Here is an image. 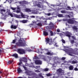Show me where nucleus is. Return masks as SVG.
I'll return each mask as SVG.
<instances>
[{"mask_svg": "<svg viewBox=\"0 0 78 78\" xmlns=\"http://www.w3.org/2000/svg\"><path fill=\"white\" fill-rule=\"evenodd\" d=\"M16 45L17 47H25L26 43L22 41V40H20L18 42L16 43Z\"/></svg>", "mask_w": 78, "mask_h": 78, "instance_id": "obj_1", "label": "nucleus"}, {"mask_svg": "<svg viewBox=\"0 0 78 78\" xmlns=\"http://www.w3.org/2000/svg\"><path fill=\"white\" fill-rule=\"evenodd\" d=\"M16 51L20 55H23L25 53V51L22 48H19L17 49Z\"/></svg>", "mask_w": 78, "mask_h": 78, "instance_id": "obj_2", "label": "nucleus"}, {"mask_svg": "<svg viewBox=\"0 0 78 78\" xmlns=\"http://www.w3.org/2000/svg\"><path fill=\"white\" fill-rule=\"evenodd\" d=\"M49 25L51 26H48L46 27V28L47 30H52V29L54 28V24L52 23V22H51Z\"/></svg>", "mask_w": 78, "mask_h": 78, "instance_id": "obj_3", "label": "nucleus"}, {"mask_svg": "<svg viewBox=\"0 0 78 78\" xmlns=\"http://www.w3.org/2000/svg\"><path fill=\"white\" fill-rule=\"evenodd\" d=\"M65 52L67 53V54H68L69 55V56H73V54H73L74 53L73 52L72 50L70 49H66L65 50Z\"/></svg>", "mask_w": 78, "mask_h": 78, "instance_id": "obj_4", "label": "nucleus"}, {"mask_svg": "<svg viewBox=\"0 0 78 78\" xmlns=\"http://www.w3.org/2000/svg\"><path fill=\"white\" fill-rule=\"evenodd\" d=\"M76 22L75 20H73L72 19H69L68 20V23L70 24H73L74 23Z\"/></svg>", "mask_w": 78, "mask_h": 78, "instance_id": "obj_5", "label": "nucleus"}, {"mask_svg": "<svg viewBox=\"0 0 78 78\" xmlns=\"http://www.w3.org/2000/svg\"><path fill=\"white\" fill-rule=\"evenodd\" d=\"M35 64H37V65H41L42 63V61L39 60H35Z\"/></svg>", "mask_w": 78, "mask_h": 78, "instance_id": "obj_6", "label": "nucleus"}, {"mask_svg": "<svg viewBox=\"0 0 78 78\" xmlns=\"http://www.w3.org/2000/svg\"><path fill=\"white\" fill-rule=\"evenodd\" d=\"M21 60V61H23L26 64L27 63V58L25 57H22Z\"/></svg>", "mask_w": 78, "mask_h": 78, "instance_id": "obj_7", "label": "nucleus"}, {"mask_svg": "<svg viewBox=\"0 0 78 78\" xmlns=\"http://www.w3.org/2000/svg\"><path fill=\"white\" fill-rule=\"evenodd\" d=\"M57 72H58V73L60 74V75H62L63 74V71L61 69H59L57 70Z\"/></svg>", "mask_w": 78, "mask_h": 78, "instance_id": "obj_8", "label": "nucleus"}, {"mask_svg": "<svg viewBox=\"0 0 78 78\" xmlns=\"http://www.w3.org/2000/svg\"><path fill=\"white\" fill-rule=\"evenodd\" d=\"M6 11V10L3 9H2L0 10V13L1 14H2V16H5V15L3 14V12H5Z\"/></svg>", "mask_w": 78, "mask_h": 78, "instance_id": "obj_9", "label": "nucleus"}, {"mask_svg": "<svg viewBox=\"0 0 78 78\" xmlns=\"http://www.w3.org/2000/svg\"><path fill=\"white\" fill-rule=\"evenodd\" d=\"M43 35L45 36H48V33L46 31H43Z\"/></svg>", "mask_w": 78, "mask_h": 78, "instance_id": "obj_10", "label": "nucleus"}, {"mask_svg": "<svg viewBox=\"0 0 78 78\" xmlns=\"http://www.w3.org/2000/svg\"><path fill=\"white\" fill-rule=\"evenodd\" d=\"M45 42H46V44H49V42H50V38H47L45 40Z\"/></svg>", "mask_w": 78, "mask_h": 78, "instance_id": "obj_11", "label": "nucleus"}, {"mask_svg": "<svg viewBox=\"0 0 78 78\" xmlns=\"http://www.w3.org/2000/svg\"><path fill=\"white\" fill-rule=\"evenodd\" d=\"M11 28L12 29H16L17 28V26H14V25H11Z\"/></svg>", "mask_w": 78, "mask_h": 78, "instance_id": "obj_12", "label": "nucleus"}, {"mask_svg": "<svg viewBox=\"0 0 78 78\" xmlns=\"http://www.w3.org/2000/svg\"><path fill=\"white\" fill-rule=\"evenodd\" d=\"M21 15H20L21 16V19H22V18H23V19H25V18H26V17H25V15H23V14L22 13H21Z\"/></svg>", "mask_w": 78, "mask_h": 78, "instance_id": "obj_13", "label": "nucleus"}, {"mask_svg": "<svg viewBox=\"0 0 78 78\" xmlns=\"http://www.w3.org/2000/svg\"><path fill=\"white\" fill-rule=\"evenodd\" d=\"M25 11L27 12H31V10L30 9L26 8L25 9Z\"/></svg>", "mask_w": 78, "mask_h": 78, "instance_id": "obj_14", "label": "nucleus"}, {"mask_svg": "<svg viewBox=\"0 0 78 78\" xmlns=\"http://www.w3.org/2000/svg\"><path fill=\"white\" fill-rule=\"evenodd\" d=\"M46 55H54V54H53V53H51L50 52H48L47 53H46Z\"/></svg>", "mask_w": 78, "mask_h": 78, "instance_id": "obj_15", "label": "nucleus"}, {"mask_svg": "<svg viewBox=\"0 0 78 78\" xmlns=\"http://www.w3.org/2000/svg\"><path fill=\"white\" fill-rule=\"evenodd\" d=\"M8 15L10 16L11 17H13V15L11 13V12H8Z\"/></svg>", "mask_w": 78, "mask_h": 78, "instance_id": "obj_16", "label": "nucleus"}, {"mask_svg": "<svg viewBox=\"0 0 78 78\" xmlns=\"http://www.w3.org/2000/svg\"><path fill=\"white\" fill-rule=\"evenodd\" d=\"M12 56H13L16 58H17L18 57V55L17 54H14L13 55H12Z\"/></svg>", "mask_w": 78, "mask_h": 78, "instance_id": "obj_17", "label": "nucleus"}, {"mask_svg": "<svg viewBox=\"0 0 78 78\" xmlns=\"http://www.w3.org/2000/svg\"><path fill=\"white\" fill-rule=\"evenodd\" d=\"M15 17L16 18H18L19 19H21V16L20 15H16Z\"/></svg>", "mask_w": 78, "mask_h": 78, "instance_id": "obj_18", "label": "nucleus"}, {"mask_svg": "<svg viewBox=\"0 0 78 78\" xmlns=\"http://www.w3.org/2000/svg\"><path fill=\"white\" fill-rule=\"evenodd\" d=\"M73 69V66H69V69L70 70H72Z\"/></svg>", "mask_w": 78, "mask_h": 78, "instance_id": "obj_19", "label": "nucleus"}, {"mask_svg": "<svg viewBox=\"0 0 78 78\" xmlns=\"http://www.w3.org/2000/svg\"><path fill=\"white\" fill-rule=\"evenodd\" d=\"M22 71L21 70V69H20V68H19L17 69V72L18 73H20L21 72H22Z\"/></svg>", "mask_w": 78, "mask_h": 78, "instance_id": "obj_20", "label": "nucleus"}, {"mask_svg": "<svg viewBox=\"0 0 78 78\" xmlns=\"http://www.w3.org/2000/svg\"><path fill=\"white\" fill-rule=\"evenodd\" d=\"M21 22L23 23H25L27 22V21L25 20H23Z\"/></svg>", "mask_w": 78, "mask_h": 78, "instance_id": "obj_21", "label": "nucleus"}, {"mask_svg": "<svg viewBox=\"0 0 78 78\" xmlns=\"http://www.w3.org/2000/svg\"><path fill=\"white\" fill-rule=\"evenodd\" d=\"M58 17H62L63 16V15L62 14H58Z\"/></svg>", "mask_w": 78, "mask_h": 78, "instance_id": "obj_22", "label": "nucleus"}, {"mask_svg": "<svg viewBox=\"0 0 78 78\" xmlns=\"http://www.w3.org/2000/svg\"><path fill=\"white\" fill-rule=\"evenodd\" d=\"M28 3V2H27L26 1H23V5H26Z\"/></svg>", "mask_w": 78, "mask_h": 78, "instance_id": "obj_23", "label": "nucleus"}, {"mask_svg": "<svg viewBox=\"0 0 78 78\" xmlns=\"http://www.w3.org/2000/svg\"><path fill=\"white\" fill-rule=\"evenodd\" d=\"M46 75L47 76H51V74L50 73H49L46 74Z\"/></svg>", "mask_w": 78, "mask_h": 78, "instance_id": "obj_24", "label": "nucleus"}, {"mask_svg": "<svg viewBox=\"0 0 78 78\" xmlns=\"http://www.w3.org/2000/svg\"><path fill=\"white\" fill-rule=\"evenodd\" d=\"M36 25H37L38 26H39V27H42V23H39L38 24H36Z\"/></svg>", "mask_w": 78, "mask_h": 78, "instance_id": "obj_25", "label": "nucleus"}, {"mask_svg": "<svg viewBox=\"0 0 78 78\" xmlns=\"http://www.w3.org/2000/svg\"><path fill=\"white\" fill-rule=\"evenodd\" d=\"M49 70V69L48 68L44 69H43V70L44 71V72H48V71Z\"/></svg>", "mask_w": 78, "mask_h": 78, "instance_id": "obj_26", "label": "nucleus"}, {"mask_svg": "<svg viewBox=\"0 0 78 78\" xmlns=\"http://www.w3.org/2000/svg\"><path fill=\"white\" fill-rule=\"evenodd\" d=\"M13 61L11 60H9L8 62V64H11Z\"/></svg>", "mask_w": 78, "mask_h": 78, "instance_id": "obj_27", "label": "nucleus"}, {"mask_svg": "<svg viewBox=\"0 0 78 78\" xmlns=\"http://www.w3.org/2000/svg\"><path fill=\"white\" fill-rule=\"evenodd\" d=\"M50 33L51 34V36H53V31H52L50 30Z\"/></svg>", "mask_w": 78, "mask_h": 78, "instance_id": "obj_28", "label": "nucleus"}, {"mask_svg": "<svg viewBox=\"0 0 78 78\" xmlns=\"http://www.w3.org/2000/svg\"><path fill=\"white\" fill-rule=\"evenodd\" d=\"M61 12L62 14L66 13V10H62L61 11Z\"/></svg>", "mask_w": 78, "mask_h": 78, "instance_id": "obj_29", "label": "nucleus"}, {"mask_svg": "<svg viewBox=\"0 0 78 78\" xmlns=\"http://www.w3.org/2000/svg\"><path fill=\"white\" fill-rule=\"evenodd\" d=\"M61 41L63 43V44H66V41L63 39H62L61 40Z\"/></svg>", "mask_w": 78, "mask_h": 78, "instance_id": "obj_30", "label": "nucleus"}, {"mask_svg": "<svg viewBox=\"0 0 78 78\" xmlns=\"http://www.w3.org/2000/svg\"><path fill=\"white\" fill-rule=\"evenodd\" d=\"M66 36L67 37H69V39H70V37H71V36H70V35L69 34H66Z\"/></svg>", "mask_w": 78, "mask_h": 78, "instance_id": "obj_31", "label": "nucleus"}, {"mask_svg": "<svg viewBox=\"0 0 78 78\" xmlns=\"http://www.w3.org/2000/svg\"><path fill=\"white\" fill-rule=\"evenodd\" d=\"M70 43L72 44H74V43H75V41L74 40H71Z\"/></svg>", "mask_w": 78, "mask_h": 78, "instance_id": "obj_32", "label": "nucleus"}, {"mask_svg": "<svg viewBox=\"0 0 78 78\" xmlns=\"http://www.w3.org/2000/svg\"><path fill=\"white\" fill-rule=\"evenodd\" d=\"M71 37L73 38V40H75V41H76V37H75L74 36H72Z\"/></svg>", "mask_w": 78, "mask_h": 78, "instance_id": "obj_33", "label": "nucleus"}, {"mask_svg": "<svg viewBox=\"0 0 78 78\" xmlns=\"http://www.w3.org/2000/svg\"><path fill=\"white\" fill-rule=\"evenodd\" d=\"M37 6L38 7H39V8H41V7H42V5H40L39 4H38V5H37Z\"/></svg>", "mask_w": 78, "mask_h": 78, "instance_id": "obj_34", "label": "nucleus"}, {"mask_svg": "<svg viewBox=\"0 0 78 78\" xmlns=\"http://www.w3.org/2000/svg\"><path fill=\"white\" fill-rule=\"evenodd\" d=\"M3 49L2 48L1 49H0V52L2 53V52H3L4 51V50H3Z\"/></svg>", "mask_w": 78, "mask_h": 78, "instance_id": "obj_35", "label": "nucleus"}, {"mask_svg": "<svg viewBox=\"0 0 78 78\" xmlns=\"http://www.w3.org/2000/svg\"><path fill=\"white\" fill-rule=\"evenodd\" d=\"M71 34L70 32L69 31H66V34Z\"/></svg>", "mask_w": 78, "mask_h": 78, "instance_id": "obj_36", "label": "nucleus"}, {"mask_svg": "<svg viewBox=\"0 0 78 78\" xmlns=\"http://www.w3.org/2000/svg\"><path fill=\"white\" fill-rule=\"evenodd\" d=\"M11 9L13 11H14L16 9V8L11 7Z\"/></svg>", "mask_w": 78, "mask_h": 78, "instance_id": "obj_37", "label": "nucleus"}, {"mask_svg": "<svg viewBox=\"0 0 78 78\" xmlns=\"http://www.w3.org/2000/svg\"><path fill=\"white\" fill-rule=\"evenodd\" d=\"M16 40H13L12 43V44H15V43H16Z\"/></svg>", "mask_w": 78, "mask_h": 78, "instance_id": "obj_38", "label": "nucleus"}, {"mask_svg": "<svg viewBox=\"0 0 78 78\" xmlns=\"http://www.w3.org/2000/svg\"><path fill=\"white\" fill-rule=\"evenodd\" d=\"M23 67L24 68V70H27V67H26V66H23Z\"/></svg>", "mask_w": 78, "mask_h": 78, "instance_id": "obj_39", "label": "nucleus"}, {"mask_svg": "<svg viewBox=\"0 0 78 78\" xmlns=\"http://www.w3.org/2000/svg\"><path fill=\"white\" fill-rule=\"evenodd\" d=\"M34 58L35 59H39V58L37 56H35L34 57Z\"/></svg>", "mask_w": 78, "mask_h": 78, "instance_id": "obj_40", "label": "nucleus"}, {"mask_svg": "<svg viewBox=\"0 0 78 78\" xmlns=\"http://www.w3.org/2000/svg\"><path fill=\"white\" fill-rule=\"evenodd\" d=\"M72 64H76V62L74 61H73L72 62Z\"/></svg>", "mask_w": 78, "mask_h": 78, "instance_id": "obj_41", "label": "nucleus"}, {"mask_svg": "<svg viewBox=\"0 0 78 78\" xmlns=\"http://www.w3.org/2000/svg\"><path fill=\"white\" fill-rule=\"evenodd\" d=\"M68 19H63V20L64 21H67L68 22Z\"/></svg>", "mask_w": 78, "mask_h": 78, "instance_id": "obj_42", "label": "nucleus"}, {"mask_svg": "<svg viewBox=\"0 0 78 78\" xmlns=\"http://www.w3.org/2000/svg\"><path fill=\"white\" fill-rule=\"evenodd\" d=\"M66 58L65 57H62L61 59V60H65L66 59Z\"/></svg>", "mask_w": 78, "mask_h": 78, "instance_id": "obj_43", "label": "nucleus"}, {"mask_svg": "<svg viewBox=\"0 0 78 78\" xmlns=\"http://www.w3.org/2000/svg\"><path fill=\"white\" fill-rule=\"evenodd\" d=\"M35 72H37V73H39V72H40L39 70H35Z\"/></svg>", "mask_w": 78, "mask_h": 78, "instance_id": "obj_44", "label": "nucleus"}, {"mask_svg": "<svg viewBox=\"0 0 78 78\" xmlns=\"http://www.w3.org/2000/svg\"><path fill=\"white\" fill-rule=\"evenodd\" d=\"M31 18H35V16H30Z\"/></svg>", "mask_w": 78, "mask_h": 78, "instance_id": "obj_45", "label": "nucleus"}, {"mask_svg": "<svg viewBox=\"0 0 78 78\" xmlns=\"http://www.w3.org/2000/svg\"><path fill=\"white\" fill-rule=\"evenodd\" d=\"M20 12V10H17L16 11V12H17V13H19V12Z\"/></svg>", "mask_w": 78, "mask_h": 78, "instance_id": "obj_46", "label": "nucleus"}, {"mask_svg": "<svg viewBox=\"0 0 78 78\" xmlns=\"http://www.w3.org/2000/svg\"><path fill=\"white\" fill-rule=\"evenodd\" d=\"M22 62H21L19 63L18 65L19 66H21V64H22Z\"/></svg>", "mask_w": 78, "mask_h": 78, "instance_id": "obj_47", "label": "nucleus"}, {"mask_svg": "<svg viewBox=\"0 0 78 78\" xmlns=\"http://www.w3.org/2000/svg\"><path fill=\"white\" fill-rule=\"evenodd\" d=\"M74 70H75V71H77V70H78V68H74Z\"/></svg>", "mask_w": 78, "mask_h": 78, "instance_id": "obj_48", "label": "nucleus"}, {"mask_svg": "<svg viewBox=\"0 0 78 78\" xmlns=\"http://www.w3.org/2000/svg\"><path fill=\"white\" fill-rule=\"evenodd\" d=\"M57 32H60V30H59V29H58L57 30Z\"/></svg>", "mask_w": 78, "mask_h": 78, "instance_id": "obj_49", "label": "nucleus"}, {"mask_svg": "<svg viewBox=\"0 0 78 78\" xmlns=\"http://www.w3.org/2000/svg\"><path fill=\"white\" fill-rule=\"evenodd\" d=\"M66 17H69V18H70V15H67Z\"/></svg>", "mask_w": 78, "mask_h": 78, "instance_id": "obj_50", "label": "nucleus"}, {"mask_svg": "<svg viewBox=\"0 0 78 78\" xmlns=\"http://www.w3.org/2000/svg\"><path fill=\"white\" fill-rule=\"evenodd\" d=\"M73 29H74V30H77V28H76V27H74L73 28Z\"/></svg>", "mask_w": 78, "mask_h": 78, "instance_id": "obj_51", "label": "nucleus"}, {"mask_svg": "<svg viewBox=\"0 0 78 78\" xmlns=\"http://www.w3.org/2000/svg\"><path fill=\"white\" fill-rule=\"evenodd\" d=\"M58 44V43L55 42V47H58V45H56V44Z\"/></svg>", "mask_w": 78, "mask_h": 78, "instance_id": "obj_52", "label": "nucleus"}, {"mask_svg": "<svg viewBox=\"0 0 78 78\" xmlns=\"http://www.w3.org/2000/svg\"><path fill=\"white\" fill-rule=\"evenodd\" d=\"M67 8H68L69 9H70V7L69 6H68L67 7Z\"/></svg>", "mask_w": 78, "mask_h": 78, "instance_id": "obj_53", "label": "nucleus"}, {"mask_svg": "<svg viewBox=\"0 0 78 78\" xmlns=\"http://www.w3.org/2000/svg\"><path fill=\"white\" fill-rule=\"evenodd\" d=\"M20 7H17V9L19 10L20 9Z\"/></svg>", "mask_w": 78, "mask_h": 78, "instance_id": "obj_54", "label": "nucleus"}, {"mask_svg": "<svg viewBox=\"0 0 78 78\" xmlns=\"http://www.w3.org/2000/svg\"><path fill=\"white\" fill-rule=\"evenodd\" d=\"M36 67L37 68H40V66H36Z\"/></svg>", "mask_w": 78, "mask_h": 78, "instance_id": "obj_55", "label": "nucleus"}, {"mask_svg": "<svg viewBox=\"0 0 78 78\" xmlns=\"http://www.w3.org/2000/svg\"><path fill=\"white\" fill-rule=\"evenodd\" d=\"M51 14H50V13H48L47 14L48 15V16H50Z\"/></svg>", "mask_w": 78, "mask_h": 78, "instance_id": "obj_56", "label": "nucleus"}, {"mask_svg": "<svg viewBox=\"0 0 78 78\" xmlns=\"http://www.w3.org/2000/svg\"><path fill=\"white\" fill-rule=\"evenodd\" d=\"M0 44H3V43H2V41H0Z\"/></svg>", "mask_w": 78, "mask_h": 78, "instance_id": "obj_57", "label": "nucleus"}, {"mask_svg": "<svg viewBox=\"0 0 78 78\" xmlns=\"http://www.w3.org/2000/svg\"><path fill=\"white\" fill-rule=\"evenodd\" d=\"M33 75H36V73H34L33 74Z\"/></svg>", "mask_w": 78, "mask_h": 78, "instance_id": "obj_58", "label": "nucleus"}, {"mask_svg": "<svg viewBox=\"0 0 78 78\" xmlns=\"http://www.w3.org/2000/svg\"><path fill=\"white\" fill-rule=\"evenodd\" d=\"M17 78H22V77H18Z\"/></svg>", "mask_w": 78, "mask_h": 78, "instance_id": "obj_59", "label": "nucleus"}, {"mask_svg": "<svg viewBox=\"0 0 78 78\" xmlns=\"http://www.w3.org/2000/svg\"><path fill=\"white\" fill-rule=\"evenodd\" d=\"M0 73H2V72L1 71H0Z\"/></svg>", "mask_w": 78, "mask_h": 78, "instance_id": "obj_60", "label": "nucleus"}, {"mask_svg": "<svg viewBox=\"0 0 78 78\" xmlns=\"http://www.w3.org/2000/svg\"><path fill=\"white\" fill-rule=\"evenodd\" d=\"M44 22H45V23H46V22H47V20H45L44 21Z\"/></svg>", "mask_w": 78, "mask_h": 78, "instance_id": "obj_61", "label": "nucleus"}, {"mask_svg": "<svg viewBox=\"0 0 78 78\" xmlns=\"http://www.w3.org/2000/svg\"><path fill=\"white\" fill-rule=\"evenodd\" d=\"M55 39H56L55 38H54V39H53V40H55Z\"/></svg>", "mask_w": 78, "mask_h": 78, "instance_id": "obj_62", "label": "nucleus"}, {"mask_svg": "<svg viewBox=\"0 0 78 78\" xmlns=\"http://www.w3.org/2000/svg\"><path fill=\"white\" fill-rule=\"evenodd\" d=\"M5 16V18H3V19H5V16Z\"/></svg>", "mask_w": 78, "mask_h": 78, "instance_id": "obj_63", "label": "nucleus"}, {"mask_svg": "<svg viewBox=\"0 0 78 78\" xmlns=\"http://www.w3.org/2000/svg\"><path fill=\"white\" fill-rule=\"evenodd\" d=\"M0 7H1V5H0Z\"/></svg>", "mask_w": 78, "mask_h": 78, "instance_id": "obj_64", "label": "nucleus"}]
</instances>
